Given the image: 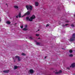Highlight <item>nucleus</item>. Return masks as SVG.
Instances as JSON below:
<instances>
[{
    "label": "nucleus",
    "instance_id": "obj_27",
    "mask_svg": "<svg viewBox=\"0 0 75 75\" xmlns=\"http://www.w3.org/2000/svg\"><path fill=\"white\" fill-rule=\"evenodd\" d=\"M68 25H69V24H66L65 25V26H67Z\"/></svg>",
    "mask_w": 75,
    "mask_h": 75
},
{
    "label": "nucleus",
    "instance_id": "obj_17",
    "mask_svg": "<svg viewBox=\"0 0 75 75\" xmlns=\"http://www.w3.org/2000/svg\"><path fill=\"white\" fill-rule=\"evenodd\" d=\"M69 57H73V55L72 54L69 55Z\"/></svg>",
    "mask_w": 75,
    "mask_h": 75
},
{
    "label": "nucleus",
    "instance_id": "obj_9",
    "mask_svg": "<svg viewBox=\"0 0 75 75\" xmlns=\"http://www.w3.org/2000/svg\"><path fill=\"white\" fill-rule=\"evenodd\" d=\"M30 74H33L34 72V71H33V70L30 69Z\"/></svg>",
    "mask_w": 75,
    "mask_h": 75
},
{
    "label": "nucleus",
    "instance_id": "obj_28",
    "mask_svg": "<svg viewBox=\"0 0 75 75\" xmlns=\"http://www.w3.org/2000/svg\"><path fill=\"white\" fill-rule=\"evenodd\" d=\"M67 69H69L70 68L69 67H67Z\"/></svg>",
    "mask_w": 75,
    "mask_h": 75
},
{
    "label": "nucleus",
    "instance_id": "obj_37",
    "mask_svg": "<svg viewBox=\"0 0 75 75\" xmlns=\"http://www.w3.org/2000/svg\"><path fill=\"white\" fill-rule=\"evenodd\" d=\"M74 16H75V14L74 15Z\"/></svg>",
    "mask_w": 75,
    "mask_h": 75
},
{
    "label": "nucleus",
    "instance_id": "obj_6",
    "mask_svg": "<svg viewBox=\"0 0 75 75\" xmlns=\"http://www.w3.org/2000/svg\"><path fill=\"white\" fill-rule=\"evenodd\" d=\"M39 4L37 2H35V5L36 7H37V6H38Z\"/></svg>",
    "mask_w": 75,
    "mask_h": 75
},
{
    "label": "nucleus",
    "instance_id": "obj_3",
    "mask_svg": "<svg viewBox=\"0 0 75 75\" xmlns=\"http://www.w3.org/2000/svg\"><path fill=\"white\" fill-rule=\"evenodd\" d=\"M26 8L27 10L29 9L30 11H31L33 10V6L31 5H26Z\"/></svg>",
    "mask_w": 75,
    "mask_h": 75
},
{
    "label": "nucleus",
    "instance_id": "obj_5",
    "mask_svg": "<svg viewBox=\"0 0 75 75\" xmlns=\"http://www.w3.org/2000/svg\"><path fill=\"white\" fill-rule=\"evenodd\" d=\"M16 58H17L18 60V61H20L21 59H20V57H18V56H15Z\"/></svg>",
    "mask_w": 75,
    "mask_h": 75
},
{
    "label": "nucleus",
    "instance_id": "obj_8",
    "mask_svg": "<svg viewBox=\"0 0 75 75\" xmlns=\"http://www.w3.org/2000/svg\"><path fill=\"white\" fill-rule=\"evenodd\" d=\"M71 67L72 68H74L75 67V63H74L71 64Z\"/></svg>",
    "mask_w": 75,
    "mask_h": 75
},
{
    "label": "nucleus",
    "instance_id": "obj_19",
    "mask_svg": "<svg viewBox=\"0 0 75 75\" xmlns=\"http://www.w3.org/2000/svg\"><path fill=\"white\" fill-rule=\"evenodd\" d=\"M69 52H70V53H72V52H73V51L72 50H70L69 51Z\"/></svg>",
    "mask_w": 75,
    "mask_h": 75
},
{
    "label": "nucleus",
    "instance_id": "obj_31",
    "mask_svg": "<svg viewBox=\"0 0 75 75\" xmlns=\"http://www.w3.org/2000/svg\"><path fill=\"white\" fill-rule=\"evenodd\" d=\"M18 16H16V18H18Z\"/></svg>",
    "mask_w": 75,
    "mask_h": 75
},
{
    "label": "nucleus",
    "instance_id": "obj_4",
    "mask_svg": "<svg viewBox=\"0 0 75 75\" xmlns=\"http://www.w3.org/2000/svg\"><path fill=\"white\" fill-rule=\"evenodd\" d=\"M30 11H28L27 12L25 13V14L24 15V16H25L26 15H30Z\"/></svg>",
    "mask_w": 75,
    "mask_h": 75
},
{
    "label": "nucleus",
    "instance_id": "obj_21",
    "mask_svg": "<svg viewBox=\"0 0 75 75\" xmlns=\"http://www.w3.org/2000/svg\"><path fill=\"white\" fill-rule=\"evenodd\" d=\"M25 28H27V25H25Z\"/></svg>",
    "mask_w": 75,
    "mask_h": 75
},
{
    "label": "nucleus",
    "instance_id": "obj_29",
    "mask_svg": "<svg viewBox=\"0 0 75 75\" xmlns=\"http://www.w3.org/2000/svg\"><path fill=\"white\" fill-rule=\"evenodd\" d=\"M62 26H63V27H65V25H62Z\"/></svg>",
    "mask_w": 75,
    "mask_h": 75
},
{
    "label": "nucleus",
    "instance_id": "obj_35",
    "mask_svg": "<svg viewBox=\"0 0 75 75\" xmlns=\"http://www.w3.org/2000/svg\"><path fill=\"white\" fill-rule=\"evenodd\" d=\"M7 7H8V5H7Z\"/></svg>",
    "mask_w": 75,
    "mask_h": 75
},
{
    "label": "nucleus",
    "instance_id": "obj_22",
    "mask_svg": "<svg viewBox=\"0 0 75 75\" xmlns=\"http://www.w3.org/2000/svg\"><path fill=\"white\" fill-rule=\"evenodd\" d=\"M36 36H37V37H38L39 36V35H38V34H36Z\"/></svg>",
    "mask_w": 75,
    "mask_h": 75
},
{
    "label": "nucleus",
    "instance_id": "obj_14",
    "mask_svg": "<svg viewBox=\"0 0 75 75\" xmlns=\"http://www.w3.org/2000/svg\"><path fill=\"white\" fill-rule=\"evenodd\" d=\"M6 23L8 24H10L11 22H10L9 21H8L6 22Z\"/></svg>",
    "mask_w": 75,
    "mask_h": 75
},
{
    "label": "nucleus",
    "instance_id": "obj_25",
    "mask_svg": "<svg viewBox=\"0 0 75 75\" xmlns=\"http://www.w3.org/2000/svg\"><path fill=\"white\" fill-rule=\"evenodd\" d=\"M66 23H69V21L67 20V21H66Z\"/></svg>",
    "mask_w": 75,
    "mask_h": 75
},
{
    "label": "nucleus",
    "instance_id": "obj_20",
    "mask_svg": "<svg viewBox=\"0 0 75 75\" xmlns=\"http://www.w3.org/2000/svg\"><path fill=\"white\" fill-rule=\"evenodd\" d=\"M22 55H25V54L24 53H22Z\"/></svg>",
    "mask_w": 75,
    "mask_h": 75
},
{
    "label": "nucleus",
    "instance_id": "obj_32",
    "mask_svg": "<svg viewBox=\"0 0 75 75\" xmlns=\"http://www.w3.org/2000/svg\"><path fill=\"white\" fill-rule=\"evenodd\" d=\"M40 39V38H38V39Z\"/></svg>",
    "mask_w": 75,
    "mask_h": 75
},
{
    "label": "nucleus",
    "instance_id": "obj_23",
    "mask_svg": "<svg viewBox=\"0 0 75 75\" xmlns=\"http://www.w3.org/2000/svg\"><path fill=\"white\" fill-rule=\"evenodd\" d=\"M30 39L31 40H33V38L32 37H30Z\"/></svg>",
    "mask_w": 75,
    "mask_h": 75
},
{
    "label": "nucleus",
    "instance_id": "obj_10",
    "mask_svg": "<svg viewBox=\"0 0 75 75\" xmlns=\"http://www.w3.org/2000/svg\"><path fill=\"white\" fill-rule=\"evenodd\" d=\"M9 72V70H5V71H3V72L4 73H8V72Z\"/></svg>",
    "mask_w": 75,
    "mask_h": 75
},
{
    "label": "nucleus",
    "instance_id": "obj_24",
    "mask_svg": "<svg viewBox=\"0 0 75 75\" xmlns=\"http://www.w3.org/2000/svg\"><path fill=\"white\" fill-rule=\"evenodd\" d=\"M21 28H23V26L22 25L21 26Z\"/></svg>",
    "mask_w": 75,
    "mask_h": 75
},
{
    "label": "nucleus",
    "instance_id": "obj_1",
    "mask_svg": "<svg viewBox=\"0 0 75 75\" xmlns=\"http://www.w3.org/2000/svg\"><path fill=\"white\" fill-rule=\"evenodd\" d=\"M35 18V16L34 15H33L30 18H29V17H26V20L27 21L28 20L29 21H33V20Z\"/></svg>",
    "mask_w": 75,
    "mask_h": 75
},
{
    "label": "nucleus",
    "instance_id": "obj_38",
    "mask_svg": "<svg viewBox=\"0 0 75 75\" xmlns=\"http://www.w3.org/2000/svg\"><path fill=\"white\" fill-rule=\"evenodd\" d=\"M62 49H63V48H62Z\"/></svg>",
    "mask_w": 75,
    "mask_h": 75
},
{
    "label": "nucleus",
    "instance_id": "obj_15",
    "mask_svg": "<svg viewBox=\"0 0 75 75\" xmlns=\"http://www.w3.org/2000/svg\"><path fill=\"white\" fill-rule=\"evenodd\" d=\"M23 31H27V29H26V28H24L23 29Z\"/></svg>",
    "mask_w": 75,
    "mask_h": 75
},
{
    "label": "nucleus",
    "instance_id": "obj_18",
    "mask_svg": "<svg viewBox=\"0 0 75 75\" xmlns=\"http://www.w3.org/2000/svg\"><path fill=\"white\" fill-rule=\"evenodd\" d=\"M71 27H75V25L71 24Z\"/></svg>",
    "mask_w": 75,
    "mask_h": 75
},
{
    "label": "nucleus",
    "instance_id": "obj_2",
    "mask_svg": "<svg viewBox=\"0 0 75 75\" xmlns=\"http://www.w3.org/2000/svg\"><path fill=\"white\" fill-rule=\"evenodd\" d=\"M75 33H74L69 40L70 42H72L75 40Z\"/></svg>",
    "mask_w": 75,
    "mask_h": 75
},
{
    "label": "nucleus",
    "instance_id": "obj_7",
    "mask_svg": "<svg viewBox=\"0 0 75 75\" xmlns=\"http://www.w3.org/2000/svg\"><path fill=\"white\" fill-rule=\"evenodd\" d=\"M62 72V71L60 70L59 72H56L55 73L56 74H60V73H61Z\"/></svg>",
    "mask_w": 75,
    "mask_h": 75
},
{
    "label": "nucleus",
    "instance_id": "obj_11",
    "mask_svg": "<svg viewBox=\"0 0 75 75\" xmlns=\"http://www.w3.org/2000/svg\"><path fill=\"white\" fill-rule=\"evenodd\" d=\"M21 13L20 12L19 13V15H18V17H19V18H21Z\"/></svg>",
    "mask_w": 75,
    "mask_h": 75
},
{
    "label": "nucleus",
    "instance_id": "obj_13",
    "mask_svg": "<svg viewBox=\"0 0 75 75\" xmlns=\"http://www.w3.org/2000/svg\"><path fill=\"white\" fill-rule=\"evenodd\" d=\"M18 68V67L17 66H15L14 67V69H16Z\"/></svg>",
    "mask_w": 75,
    "mask_h": 75
},
{
    "label": "nucleus",
    "instance_id": "obj_34",
    "mask_svg": "<svg viewBox=\"0 0 75 75\" xmlns=\"http://www.w3.org/2000/svg\"><path fill=\"white\" fill-rule=\"evenodd\" d=\"M6 5H7V4H6Z\"/></svg>",
    "mask_w": 75,
    "mask_h": 75
},
{
    "label": "nucleus",
    "instance_id": "obj_16",
    "mask_svg": "<svg viewBox=\"0 0 75 75\" xmlns=\"http://www.w3.org/2000/svg\"><path fill=\"white\" fill-rule=\"evenodd\" d=\"M40 43L38 42H36V45H40Z\"/></svg>",
    "mask_w": 75,
    "mask_h": 75
},
{
    "label": "nucleus",
    "instance_id": "obj_36",
    "mask_svg": "<svg viewBox=\"0 0 75 75\" xmlns=\"http://www.w3.org/2000/svg\"><path fill=\"white\" fill-rule=\"evenodd\" d=\"M17 24V23H15V24Z\"/></svg>",
    "mask_w": 75,
    "mask_h": 75
},
{
    "label": "nucleus",
    "instance_id": "obj_12",
    "mask_svg": "<svg viewBox=\"0 0 75 75\" xmlns=\"http://www.w3.org/2000/svg\"><path fill=\"white\" fill-rule=\"evenodd\" d=\"M14 7L15 8H18V6H14Z\"/></svg>",
    "mask_w": 75,
    "mask_h": 75
},
{
    "label": "nucleus",
    "instance_id": "obj_26",
    "mask_svg": "<svg viewBox=\"0 0 75 75\" xmlns=\"http://www.w3.org/2000/svg\"><path fill=\"white\" fill-rule=\"evenodd\" d=\"M48 26H49V25H48V24H47L46 25V27H48Z\"/></svg>",
    "mask_w": 75,
    "mask_h": 75
},
{
    "label": "nucleus",
    "instance_id": "obj_33",
    "mask_svg": "<svg viewBox=\"0 0 75 75\" xmlns=\"http://www.w3.org/2000/svg\"><path fill=\"white\" fill-rule=\"evenodd\" d=\"M38 31H40V30H38Z\"/></svg>",
    "mask_w": 75,
    "mask_h": 75
},
{
    "label": "nucleus",
    "instance_id": "obj_30",
    "mask_svg": "<svg viewBox=\"0 0 75 75\" xmlns=\"http://www.w3.org/2000/svg\"><path fill=\"white\" fill-rule=\"evenodd\" d=\"M47 56H46L45 57V58H47Z\"/></svg>",
    "mask_w": 75,
    "mask_h": 75
}]
</instances>
